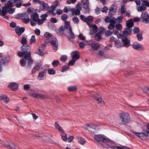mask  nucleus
<instances>
[{
  "mask_svg": "<svg viewBox=\"0 0 149 149\" xmlns=\"http://www.w3.org/2000/svg\"><path fill=\"white\" fill-rule=\"evenodd\" d=\"M126 8L125 7L124 5H122L121 6L120 9V13L122 14V15L125 13L126 11Z\"/></svg>",
  "mask_w": 149,
  "mask_h": 149,
  "instance_id": "37",
  "label": "nucleus"
},
{
  "mask_svg": "<svg viewBox=\"0 0 149 149\" xmlns=\"http://www.w3.org/2000/svg\"><path fill=\"white\" fill-rule=\"evenodd\" d=\"M67 58L68 57L67 56L62 55L60 58V60L62 62H65L67 60Z\"/></svg>",
  "mask_w": 149,
  "mask_h": 149,
  "instance_id": "35",
  "label": "nucleus"
},
{
  "mask_svg": "<svg viewBox=\"0 0 149 149\" xmlns=\"http://www.w3.org/2000/svg\"><path fill=\"white\" fill-rule=\"evenodd\" d=\"M36 40L35 36L34 35L32 36L30 40V43L32 44L36 42Z\"/></svg>",
  "mask_w": 149,
  "mask_h": 149,
  "instance_id": "43",
  "label": "nucleus"
},
{
  "mask_svg": "<svg viewBox=\"0 0 149 149\" xmlns=\"http://www.w3.org/2000/svg\"><path fill=\"white\" fill-rule=\"evenodd\" d=\"M48 16V15L46 14L45 13V14H44L42 15L41 17H42V19L43 20V21H45V20H46V17H47Z\"/></svg>",
  "mask_w": 149,
  "mask_h": 149,
  "instance_id": "57",
  "label": "nucleus"
},
{
  "mask_svg": "<svg viewBox=\"0 0 149 149\" xmlns=\"http://www.w3.org/2000/svg\"><path fill=\"white\" fill-rule=\"evenodd\" d=\"M115 46L118 48H120L122 46L120 41L118 39H117L115 42Z\"/></svg>",
  "mask_w": 149,
  "mask_h": 149,
  "instance_id": "31",
  "label": "nucleus"
},
{
  "mask_svg": "<svg viewBox=\"0 0 149 149\" xmlns=\"http://www.w3.org/2000/svg\"><path fill=\"white\" fill-rule=\"evenodd\" d=\"M108 10V8L105 6L101 8V10L102 12L106 13Z\"/></svg>",
  "mask_w": 149,
  "mask_h": 149,
  "instance_id": "56",
  "label": "nucleus"
},
{
  "mask_svg": "<svg viewBox=\"0 0 149 149\" xmlns=\"http://www.w3.org/2000/svg\"><path fill=\"white\" fill-rule=\"evenodd\" d=\"M9 59L8 57H6L2 59L0 61V63L2 65H4L9 62Z\"/></svg>",
  "mask_w": 149,
  "mask_h": 149,
  "instance_id": "23",
  "label": "nucleus"
},
{
  "mask_svg": "<svg viewBox=\"0 0 149 149\" xmlns=\"http://www.w3.org/2000/svg\"><path fill=\"white\" fill-rule=\"evenodd\" d=\"M20 63L22 67L24 66L26 63V62L23 59L20 60Z\"/></svg>",
  "mask_w": 149,
  "mask_h": 149,
  "instance_id": "48",
  "label": "nucleus"
},
{
  "mask_svg": "<svg viewBox=\"0 0 149 149\" xmlns=\"http://www.w3.org/2000/svg\"><path fill=\"white\" fill-rule=\"evenodd\" d=\"M78 38L79 39L81 40H84L85 37L82 34H80L78 36Z\"/></svg>",
  "mask_w": 149,
  "mask_h": 149,
  "instance_id": "61",
  "label": "nucleus"
},
{
  "mask_svg": "<svg viewBox=\"0 0 149 149\" xmlns=\"http://www.w3.org/2000/svg\"><path fill=\"white\" fill-rule=\"evenodd\" d=\"M94 37L95 39L97 41H99L102 39L101 33H96Z\"/></svg>",
  "mask_w": 149,
  "mask_h": 149,
  "instance_id": "26",
  "label": "nucleus"
},
{
  "mask_svg": "<svg viewBox=\"0 0 149 149\" xmlns=\"http://www.w3.org/2000/svg\"><path fill=\"white\" fill-rule=\"evenodd\" d=\"M42 10H47L49 8V7L47 3H43L42 4Z\"/></svg>",
  "mask_w": 149,
  "mask_h": 149,
  "instance_id": "42",
  "label": "nucleus"
},
{
  "mask_svg": "<svg viewBox=\"0 0 149 149\" xmlns=\"http://www.w3.org/2000/svg\"><path fill=\"white\" fill-rule=\"evenodd\" d=\"M31 52H26V53H25V55L24 56V58L26 60L29 59L31 58Z\"/></svg>",
  "mask_w": 149,
  "mask_h": 149,
  "instance_id": "30",
  "label": "nucleus"
},
{
  "mask_svg": "<svg viewBox=\"0 0 149 149\" xmlns=\"http://www.w3.org/2000/svg\"><path fill=\"white\" fill-rule=\"evenodd\" d=\"M36 98L39 99H46L47 98V97L43 94H40L37 93Z\"/></svg>",
  "mask_w": 149,
  "mask_h": 149,
  "instance_id": "32",
  "label": "nucleus"
},
{
  "mask_svg": "<svg viewBox=\"0 0 149 149\" xmlns=\"http://www.w3.org/2000/svg\"><path fill=\"white\" fill-rule=\"evenodd\" d=\"M29 60L28 64H27V67L29 69H30L31 68V64L33 63V60L31 58H30L29 59L27 60Z\"/></svg>",
  "mask_w": 149,
  "mask_h": 149,
  "instance_id": "47",
  "label": "nucleus"
},
{
  "mask_svg": "<svg viewBox=\"0 0 149 149\" xmlns=\"http://www.w3.org/2000/svg\"><path fill=\"white\" fill-rule=\"evenodd\" d=\"M126 24L127 27L124 31L121 32V33H122L123 35H125L126 33L127 34V33L131 34L132 31L131 28L134 26V22L132 19H130L126 21Z\"/></svg>",
  "mask_w": 149,
  "mask_h": 149,
  "instance_id": "1",
  "label": "nucleus"
},
{
  "mask_svg": "<svg viewBox=\"0 0 149 149\" xmlns=\"http://www.w3.org/2000/svg\"><path fill=\"white\" fill-rule=\"evenodd\" d=\"M93 97L94 99L98 101L99 103H101L103 101V100L102 99L100 96L98 94H95V95L93 96Z\"/></svg>",
  "mask_w": 149,
  "mask_h": 149,
  "instance_id": "19",
  "label": "nucleus"
},
{
  "mask_svg": "<svg viewBox=\"0 0 149 149\" xmlns=\"http://www.w3.org/2000/svg\"><path fill=\"white\" fill-rule=\"evenodd\" d=\"M21 48L22 51L24 52L25 53L29 52L30 50V47L28 45H22Z\"/></svg>",
  "mask_w": 149,
  "mask_h": 149,
  "instance_id": "17",
  "label": "nucleus"
},
{
  "mask_svg": "<svg viewBox=\"0 0 149 149\" xmlns=\"http://www.w3.org/2000/svg\"><path fill=\"white\" fill-rule=\"evenodd\" d=\"M22 19L23 23L25 24H27L30 21V19L28 15L26 13L23 14Z\"/></svg>",
  "mask_w": 149,
  "mask_h": 149,
  "instance_id": "14",
  "label": "nucleus"
},
{
  "mask_svg": "<svg viewBox=\"0 0 149 149\" xmlns=\"http://www.w3.org/2000/svg\"><path fill=\"white\" fill-rule=\"evenodd\" d=\"M57 40L56 38L53 37L50 41V43L53 46V48L54 50H56L58 49Z\"/></svg>",
  "mask_w": 149,
  "mask_h": 149,
  "instance_id": "9",
  "label": "nucleus"
},
{
  "mask_svg": "<svg viewBox=\"0 0 149 149\" xmlns=\"http://www.w3.org/2000/svg\"><path fill=\"white\" fill-rule=\"evenodd\" d=\"M96 127V124L93 123H91V127L90 128V129H92L93 130H95Z\"/></svg>",
  "mask_w": 149,
  "mask_h": 149,
  "instance_id": "62",
  "label": "nucleus"
},
{
  "mask_svg": "<svg viewBox=\"0 0 149 149\" xmlns=\"http://www.w3.org/2000/svg\"><path fill=\"white\" fill-rule=\"evenodd\" d=\"M21 42L22 44L24 45L25 44H26L27 43L26 38L24 37H22V39Z\"/></svg>",
  "mask_w": 149,
  "mask_h": 149,
  "instance_id": "50",
  "label": "nucleus"
},
{
  "mask_svg": "<svg viewBox=\"0 0 149 149\" xmlns=\"http://www.w3.org/2000/svg\"><path fill=\"white\" fill-rule=\"evenodd\" d=\"M91 47L93 50L97 51L100 48V46L97 43L93 42L91 44Z\"/></svg>",
  "mask_w": 149,
  "mask_h": 149,
  "instance_id": "16",
  "label": "nucleus"
},
{
  "mask_svg": "<svg viewBox=\"0 0 149 149\" xmlns=\"http://www.w3.org/2000/svg\"><path fill=\"white\" fill-rule=\"evenodd\" d=\"M145 131L147 132V136H149V123L148 124L146 130Z\"/></svg>",
  "mask_w": 149,
  "mask_h": 149,
  "instance_id": "64",
  "label": "nucleus"
},
{
  "mask_svg": "<svg viewBox=\"0 0 149 149\" xmlns=\"http://www.w3.org/2000/svg\"><path fill=\"white\" fill-rule=\"evenodd\" d=\"M70 25V23L69 22H65L64 26H61L59 28L58 31L57 32V34L59 35L62 34L63 32L69 28Z\"/></svg>",
  "mask_w": 149,
  "mask_h": 149,
  "instance_id": "6",
  "label": "nucleus"
},
{
  "mask_svg": "<svg viewBox=\"0 0 149 149\" xmlns=\"http://www.w3.org/2000/svg\"><path fill=\"white\" fill-rule=\"evenodd\" d=\"M75 61H75L74 60L72 59V60L69 61L68 63V65L69 66L73 65L74 64L75 62Z\"/></svg>",
  "mask_w": 149,
  "mask_h": 149,
  "instance_id": "51",
  "label": "nucleus"
},
{
  "mask_svg": "<svg viewBox=\"0 0 149 149\" xmlns=\"http://www.w3.org/2000/svg\"><path fill=\"white\" fill-rule=\"evenodd\" d=\"M44 36L45 37L49 39L52 38V34L48 32L45 33L44 34Z\"/></svg>",
  "mask_w": 149,
  "mask_h": 149,
  "instance_id": "34",
  "label": "nucleus"
},
{
  "mask_svg": "<svg viewBox=\"0 0 149 149\" xmlns=\"http://www.w3.org/2000/svg\"><path fill=\"white\" fill-rule=\"evenodd\" d=\"M132 46L134 49L136 50H140L143 49L142 45L139 43H134L132 45Z\"/></svg>",
  "mask_w": 149,
  "mask_h": 149,
  "instance_id": "13",
  "label": "nucleus"
},
{
  "mask_svg": "<svg viewBox=\"0 0 149 149\" xmlns=\"http://www.w3.org/2000/svg\"><path fill=\"white\" fill-rule=\"evenodd\" d=\"M18 85L14 83H11L8 86V87L12 90H16L18 88Z\"/></svg>",
  "mask_w": 149,
  "mask_h": 149,
  "instance_id": "21",
  "label": "nucleus"
},
{
  "mask_svg": "<svg viewBox=\"0 0 149 149\" xmlns=\"http://www.w3.org/2000/svg\"><path fill=\"white\" fill-rule=\"evenodd\" d=\"M109 141H107V142H106L104 143H107V146H108V147H109L112 144H113V143H114V142H113V141H111V140L109 139Z\"/></svg>",
  "mask_w": 149,
  "mask_h": 149,
  "instance_id": "45",
  "label": "nucleus"
},
{
  "mask_svg": "<svg viewBox=\"0 0 149 149\" xmlns=\"http://www.w3.org/2000/svg\"><path fill=\"white\" fill-rule=\"evenodd\" d=\"M31 18L30 19L31 24L32 26L36 25V21L39 18L38 15L37 13H32L31 15Z\"/></svg>",
  "mask_w": 149,
  "mask_h": 149,
  "instance_id": "4",
  "label": "nucleus"
},
{
  "mask_svg": "<svg viewBox=\"0 0 149 149\" xmlns=\"http://www.w3.org/2000/svg\"><path fill=\"white\" fill-rule=\"evenodd\" d=\"M18 56L19 57H24V56L25 54V53L23 51L22 52H19L17 53Z\"/></svg>",
  "mask_w": 149,
  "mask_h": 149,
  "instance_id": "54",
  "label": "nucleus"
},
{
  "mask_svg": "<svg viewBox=\"0 0 149 149\" xmlns=\"http://www.w3.org/2000/svg\"><path fill=\"white\" fill-rule=\"evenodd\" d=\"M82 7V10L84 13H86L89 12L90 8L89 5H83Z\"/></svg>",
  "mask_w": 149,
  "mask_h": 149,
  "instance_id": "20",
  "label": "nucleus"
},
{
  "mask_svg": "<svg viewBox=\"0 0 149 149\" xmlns=\"http://www.w3.org/2000/svg\"><path fill=\"white\" fill-rule=\"evenodd\" d=\"M8 12L7 8L6 6L2 8V10H1V12H0V15L1 16H4L6 15L7 13Z\"/></svg>",
  "mask_w": 149,
  "mask_h": 149,
  "instance_id": "25",
  "label": "nucleus"
},
{
  "mask_svg": "<svg viewBox=\"0 0 149 149\" xmlns=\"http://www.w3.org/2000/svg\"><path fill=\"white\" fill-rule=\"evenodd\" d=\"M15 30L18 35L19 36H20L24 32L25 28L23 27L20 28L19 26H17Z\"/></svg>",
  "mask_w": 149,
  "mask_h": 149,
  "instance_id": "12",
  "label": "nucleus"
},
{
  "mask_svg": "<svg viewBox=\"0 0 149 149\" xmlns=\"http://www.w3.org/2000/svg\"><path fill=\"white\" fill-rule=\"evenodd\" d=\"M92 30L96 32H97L98 29L97 26L96 25L94 24L93 25H92Z\"/></svg>",
  "mask_w": 149,
  "mask_h": 149,
  "instance_id": "58",
  "label": "nucleus"
},
{
  "mask_svg": "<svg viewBox=\"0 0 149 149\" xmlns=\"http://www.w3.org/2000/svg\"><path fill=\"white\" fill-rule=\"evenodd\" d=\"M69 32H68L69 35V37L68 38V39L70 40V39H73L75 38V36L74 33L72 31V28L71 27H69L68 29Z\"/></svg>",
  "mask_w": 149,
  "mask_h": 149,
  "instance_id": "18",
  "label": "nucleus"
},
{
  "mask_svg": "<svg viewBox=\"0 0 149 149\" xmlns=\"http://www.w3.org/2000/svg\"><path fill=\"white\" fill-rule=\"evenodd\" d=\"M1 144L9 149H18V147L14 143L8 142H2Z\"/></svg>",
  "mask_w": 149,
  "mask_h": 149,
  "instance_id": "7",
  "label": "nucleus"
},
{
  "mask_svg": "<svg viewBox=\"0 0 149 149\" xmlns=\"http://www.w3.org/2000/svg\"><path fill=\"white\" fill-rule=\"evenodd\" d=\"M94 138L95 139L99 142H103L104 143L107 141H109L108 138L102 134L96 135L95 136Z\"/></svg>",
  "mask_w": 149,
  "mask_h": 149,
  "instance_id": "5",
  "label": "nucleus"
},
{
  "mask_svg": "<svg viewBox=\"0 0 149 149\" xmlns=\"http://www.w3.org/2000/svg\"><path fill=\"white\" fill-rule=\"evenodd\" d=\"M62 133L61 134L62 138L63 141H66L67 140V135L64 132H62Z\"/></svg>",
  "mask_w": 149,
  "mask_h": 149,
  "instance_id": "39",
  "label": "nucleus"
},
{
  "mask_svg": "<svg viewBox=\"0 0 149 149\" xmlns=\"http://www.w3.org/2000/svg\"><path fill=\"white\" fill-rule=\"evenodd\" d=\"M72 19L74 23L75 24H77L79 22V19L77 17H73Z\"/></svg>",
  "mask_w": 149,
  "mask_h": 149,
  "instance_id": "49",
  "label": "nucleus"
},
{
  "mask_svg": "<svg viewBox=\"0 0 149 149\" xmlns=\"http://www.w3.org/2000/svg\"><path fill=\"white\" fill-rule=\"evenodd\" d=\"M125 35H123L121 33V32L120 33L119 35L122 38L121 40L123 43V46L126 47H128L131 45L130 40V38L127 37V36L128 35H130L127 33H126Z\"/></svg>",
  "mask_w": 149,
  "mask_h": 149,
  "instance_id": "2",
  "label": "nucleus"
},
{
  "mask_svg": "<svg viewBox=\"0 0 149 149\" xmlns=\"http://www.w3.org/2000/svg\"><path fill=\"white\" fill-rule=\"evenodd\" d=\"M37 70L38 71L42 68V65L41 64L37 62L36 63V66Z\"/></svg>",
  "mask_w": 149,
  "mask_h": 149,
  "instance_id": "41",
  "label": "nucleus"
},
{
  "mask_svg": "<svg viewBox=\"0 0 149 149\" xmlns=\"http://www.w3.org/2000/svg\"><path fill=\"white\" fill-rule=\"evenodd\" d=\"M136 37L138 40L139 41H141L143 40V35L142 33H139L136 35Z\"/></svg>",
  "mask_w": 149,
  "mask_h": 149,
  "instance_id": "33",
  "label": "nucleus"
},
{
  "mask_svg": "<svg viewBox=\"0 0 149 149\" xmlns=\"http://www.w3.org/2000/svg\"><path fill=\"white\" fill-rule=\"evenodd\" d=\"M112 33V32L110 31L109 30H107L105 32V35L107 36H111Z\"/></svg>",
  "mask_w": 149,
  "mask_h": 149,
  "instance_id": "59",
  "label": "nucleus"
},
{
  "mask_svg": "<svg viewBox=\"0 0 149 149\" xmlns=\"http://www.w3.org/2000/svg\"><path fill=\"white\" fill-rule=\"evenodd\" d=\"M43 21V20L42 19H40L39 18V19L37 20V21H36V22L38 25H40L43 23V22H44V21Z\"/></svg>",
  "mask_w": 149,
  "mask_h": 149,
  "instance_id": "55",
  "label": "nucleus"
},
{
  "mask_svg": "<svg viewBox=\"0 0 149 149\" xmlns=\"http://www.w3.org/2000/svg\"><path fill=\"white\" fill-rule=\"evenodd\" d=\"M79 142L81 144H83L85 143L86 142V141L84 139L81 137H80L79 138Z\"/></svg>",
  "mask_w": 149,
  "mask_h": 149,
  "instance_id": "53",
  "label": "nucleus"
},
{
  "mask_svg": "<svg viewBox=\"0 0 149 149\" xmlns=\"http://www.w3.org/2000/svg\"><path fill=\"white\" fill-rule=\"evenodd\" d=\"M69 68L70 67L69 66L67 65L64 66L62 67L61 71L63 72L67 71Z\"/></svg>",
  "mask_w": 149,
  "mask_h": 149,
  "instance_id": "44",
  "label": "nucleus"
},
{
  "mask_svg": "<svg viewBox=\"0 0 149 149\" xmlns=\"http://www.w3.org/2000/svg\"><path fill=\"white\" fill-rule=\"evenodd\" d=\"M61 19L64 21L65 22H67L66 20L68 18V17L67 15L66 14H63L61 16Z\"/></svg>",
  "mask_w": 149,
  "mask_h": 149,
  "instance_id": "40",
  "label": "nucleus"
},
{
  "mask_svg": "<svg viewBox=\"0 0 149 149\" xmlns=\"http://www.w3.org/2000/svg\"><path fill=\"white\" fill-rule=\"evenodd\" d=\"M70 10L72 11L73 15H79L80 14V10H79V9H77L76 8H72L70 10Z\"/></svg>",
  "mask_w": 149,
  "mask_h": 149,
  "instance_id": "22",
  "label": "nucleus"
},
{
  "mask_svg": "<svg viewBox=\"0 0 149 149\" xmlns=\"http://www.w3.org/2000/svg\"><path fill=\"white\" fill-rule=\"evenodd\" d=\"M46 70H44L39 73L38 77L39 80H41L42 79V78L44 77L46 74Z\"/></svg>",
  "mask_w": 149,
  "mask_h": 149,
  "instance_id": "24",
  "label": "nucleus"
},
{
  "mask_svg": "<svg viewBox=\"0 0 149 149\" xmlns=\"http://www.w3.org/2000/svg\"><path fill=\"white\" fill-rule=\"evenodd\" d=\"M48 73L50 74H55V70L53 69H49L48 70Z\"/></svg>",
  "mask_w": 149,
  "mask_h": 149,
  "instance_id": "46",
  "label": "nucleus"
},
{
  "mask_svg": "<svg viewBox=\"0 0 149 149\" xmlns=\"http://www.w3.org/2000/svg\"><path fill=\"white\" fill-rule=\"evenodd\" d=\"M133 133L141 139H143L144 137L147 136V132L145 131H144L143 132L141 133H138L134 132H133Z\"/></svg>",
  "mask_w": 149,
  "mask_h": 149,
  "instance_id": "11",
  "label": "nucleus"
},
{
  "mask_svg": "<svg viewBox=\"0 0 149 149\" xmlns=\"http://www.w3.org/2000/svg\"><path fill=\"white\" fill-rule=\"evenodd\" d=\"M141 17L143 19V22H145L144 23L147 24L149 23V20L148 19L149 17V15L147 12H145L144 13H142Z\"/></svg>",
  "mask_w": 149,
  "mask_h": 149,
  "instance_id": "10",
  "label": "nucleus"
},
{
  "mask_svg": "<svg viewBox=\"0 0 149 149\" xmlns=\"http://www.w3.org/2000/svg\"><path fill=\"white\" fill-rule=\"evenodd\" d=\"M44 48L42 47H40L38 49V51L36 52V53L39 55L43 56L44 55L45 53L42 52V51L44 49Z\"/></svg>",
  "mask_w": 149,
  "mask_h": 149,
  "instance_id": "29",
  "label": "nucleus"
},
{
  "mask_svg": "<svg viewBox=\"0 0 149 149\" xmlns=\"http://www.w3.org/2000/svg\"><path fill=\"white\" fill-rule=\"evenodd\" d=\"M117 10V6L115 4L111 5L109 8V15L110 17H111L113 15H114Z\"/></svg>",
  "mask_w": 149,
  "mask_h": 149,
  "instance_id": "8",
  "label": "nucleus"
},
{
  "mask_svg": "<svg viewBox=\"0 0 149 149\" xmlns=\"http://www.w3.org/2000/svg\"><path fill=\"white\" fill-rule=\"evenodd\" d=\"M68 89L70 91H76L77 90V88L75 86L69 87Z\"/></svg>",
  "mask_w": 149,
  "mask_h": 149,
  "instance_id": "36",
  "label": "nucleus"
},
{
  "mask_svg": "<svg viewBox=\"0 0 149 149\" xmlns=\"http://www.w3.org/2000/svg\"><path fill=\"white\" fill-rule=\"evenodd\" d=\"M119 115L123 124H124L128 123L130 122V118L128 113H123L120 114Z\"/></svg>",
  "mask_w": 149,
  "mask_h": 149,
  "instance_id": "3",
  "label": "nucleus"
},
{
  "mask_svg": "<svg viewBox=\"0 0 149 149\" xmlns=\"http://www.w3.org/2000/svg\"><path fill=\"white\" fill-rule=\"evenodd\" d=\"M139 27H135L133 30V31L135 33H137L139 32Z\"/></svg>",
  "mask_w": 149,
  "mask_h": 149,
  "instance_id": "60",
  "label": "nucleus"
},
{
  "mask_svg": "<svg viewBox=\"0 0 149 149\" xmlns=\"http://www.w3.org/2000/svg\"><path fill=\"white\" fill-rule=\"evenodd\" d=\"M78 53H79L78 51H75L73 52L71 54V55L72 57V59L75 61H76L79 58V55L78 54Z\"/></svg>",
  "mask_w": 149,
  "mask_h": 149,
  "instance_id": "15",
  "label": "nucleus"
},
{
  "mask_svg": "<svg viewBox=\"0 0 149 149\" xmlns=\"http://www.w3.org/2000/svg\"><path fill=\"white\" fill-rule=\"evenodd\" d=\"M54 126L55 127L58 129L60 132H64V130L60 126L57 122L55 123Z\"/></svg>",
  "mask_w": 149,
  "mask_h": 149,
  "instance_id": "27",
  "label": "nucleus"
},
{
  "mask_svg": "<svg viewBox=\"0 0 149 149\" xmlns=\"http://www.w3.org/2000/svg\"><path fill=\"white\" fill-rule=\"evenodd\" d=\"M54 67H57L59 64V61L57 60H55L53 61L52 63Z\"/></svg>",
  "mask_w": 149,
  "mask_h": 149,
  "instance_id": "38",
  "label": "nucleus"
},
{
  "mask_svg": "<svg viewBox=\"0 0 149 149\" xmlns=\"http://www.w3.org/2000/svg\"><path fill=\"white\" fill-rule=\"evenodd\" d=\"M109 147L113 149H120L121 148L120 146H114L113 144L111 145Z\"/></svg>",
  "mask_w": 149,
  "mask_h": 149,
  "instance_id": "63",
  "label": "nucleus"
},
{
  "mask_svg": "<svg viewBox=\"0 0 149 149\" xmlns=\"http://www.w3.org/2000/svg\"><path fill=\"white\" fill-rule=\"evenodd\" d=\"M116 28L118 30L121 31L122 29V26L120 24H118L116 25Z\"/></svg>",
  "mask_w": 149,
  "mask_h": 149,
  "instance_id": "52",
  "label": "nucleus"
},
{
  "mask_svg": "<svg viewBox=\"0 0 149 149\" xmlns=\"http://www.w3.org/2000/svg\"><path fill=\"white\" fill-rule=\"evenodd\" d=\"M93 21V17L91 16H89L86 17V22L88 25H89Z\"/></svg>",
  "mask_w": 149,
  "mask_h": 149,
  "instance_id": "28",
  "label": "nucleus"
}]
</instances>
